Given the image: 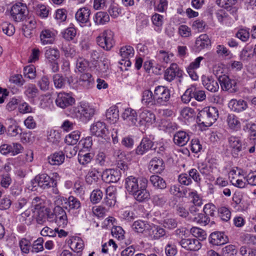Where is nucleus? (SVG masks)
I'll use <instances>...</instances> for the list:
<instances>
[{"label": "nucleus", "mask_w": 256, "mask_h": 256, "mask_svg": "<svg viewBox=\"0 0 256 256\" xmlns=\"http://www.w3.org/2000/svg\"><path fill=\"white\" fill-rule=\"evenodd\" d=\"M90 132L93 136L100 137L105 140L110 139L108 130L106 124L104 122L98 121L94 122L91 126ZM118 130L117 128H113L112 131L110 136L112 138L114 144L118 142Z\"/></svg>", "instance_id": "f257e3e1"}, {"label": "nucleus", "mask_w": 256, "mask_h": 256, "mask_svg": "<svg viewBox=\"0 0 256 256\" xmlns=\"http://www.w3.org/2000/svg\"><path fill=\"white\" fill-rule=\"evenodd\" d=\"M218 117V109L213 106L204 108L200 110L197 116V120L200 124L204 126H211Z\"/></svg>", "instance_id": "f03ea898"}, {"label": "nucleus", "mask_w": 256, "mask_h": 256, "mask_svg": "<svg viewBox=\"0 0 256 256\" xmlns=\"http://www.w3.org/2000/svg\"><path fill=\"white\" fill-rule=\"evenodd\" d=\"M53 175L54 178H50L46 174H39L32 180L31 184L33 187H36L38 185L43 190H48L50 188L56 187L57 182L55 178L59 177V176L58 173H54Z\"/></svg>", "instance_id": "7ed1b4c3"}, {"label": "nucleus", "mask_w": 256, "mask_h": 256, "mask_svg": "<svg viewBox=\"0 0 256 256\" xmlns=\"http://www.w3.org/2000/svg\"><path fill=\"white\" fill-rule=\"evenodd\" d=\"M96 42L104 50H110L114 44L113 32L110 30H104L96 38Z\"/></svg>", "instance_id": "20e7f679"}, {"label": "nucleus", "mask_w": 256, "mask_h": 256, "mask_svg": "<svg viewBox=\"0 0 256 256\" xmlns=\"http://www.w3.org/2000/svg\"><path fill=\"white\" fill-rule=\"evenodd\" d=\"M73 114L83 122H88L94 116V110L86 104H80L73 108Z\"/></svg>", "instance_id": "39448f33"}, {"label": "nucleus", "mask_w": 256, "mask_h": 256, "mask_svg": "<svg viewBox=\"0 0 256 256\" xmlns=\"http://www.w3.org/2000/svg\"><path fill=\"white\" fill-rule=\"evenodd\" d=\"M28 14V10L26 4L17 2L11 8V17L16 22L23 21L26 18Z\"/></svg>", "instance_id": "423d86ee"}, {"label": "nucleus", "mask_w": 256, "mask_h": 256, "mask_svg": "<svg viewBox=\"0 0 256 256\" xmlns=\"http://www.w3.org/2000/svg\"><path fill=\"white\" fill-rule=\"evenodd\" d=\"M228 144L232 150V154L234 157L238 156L240 152L246 149L247 144L238 136H230L228 138Z\"/></svg>", "instance_id": "0eeeda50"}, {"label": "nucleus", "mask_w": 256, "mask_h": 256, "mask_svg": "<svg viewBox=\"0 0 256 256\" xmlns=\"http://www.w3.org/2000/svg\"><path fill=\"white\" fill-rule=\"evenodd\" d=\"M156 106H165L170 98V90L164 86H158L154 90Z\"/></svg>", "instance_id": "6e6552de"}, {"label": "nucleus", "mask_w": 256, "mask_h": 256, "mask_svg": "<svg viewBox=\"0 0 256 256\" xmlns=\"http://www.w3.org/2000/svg\"><path fill=\"white\" fill-rule=\"evenodd\" d=\"M142 182L144 184L148 182V180L144 177L138 178L132 176H129L125 180V188L128 192L132 194L140 189Z\"/></svg>", "instance_id": "1a4fd4ad"}, {"label": "nucleus", "mask_w": 256, "mask_h": 256, "mask_svg": "<svg viewBox=\"0 0 256 256\" xmlns=\"http://www.w3.org/2000/svg\"><path fill=\"white\" fill-rule=\"evenodd\" d=\"M138 114V127L152 124L155 122L156 118L154 114L148 110H140Z\"/></svg>", "instance_id": "9d476101"}, {"label": "nucleus", "mask_w": 256, "mask_h": 256, "mask_svg": "<svg viewBox=\"0 0 256 256\" xmlns=\"http://www.w3.org/2000/svg\"><path fill=\"white\" fill-rule=\"evenodd\" d=\"M218 82L223 90L229 91L230 92H236V82L234 80L230 79L226 74L219 76Z\"/></svg>", "instance_id": "9b49d317"}, {"label": "nucleus", "mask_w": 256, "mask_h": 256, "mask_svg": "<svg viewBox=\"0 0 256 256\" xmlns=\"http://www.w3.org/2000/svg\"><path fill=\"white\" fill-rule=\"evenodd\" d=\"M183 72L180 70L178 65L176 63H172L170 64L165 71L164 74V79L168 82L172 81L174 78L177 76L181 78L182 76Z\"/></svg>", "instance_id": "f8f14e48"}, {"label": "nucleus", "mask_w": 256, "mask_h": 256, "mask_svg": "<svg viewBox=\"0 0 256 256\" xmlns=\"http://www.w3.org/2000/svg\"><path fill=\"white\" fill-rule=\"evenodd\" d=\"M74 102V98L69 94L66 92H60L58 94L56 100V104L57 106L62 108H64L70 106H72Z\"/></svg>", "instance_id": "ddd939ff"}, {"label": "nucleus", "mask_w": 256, "mask_h": 256, "mask_svg": "<svg viewBox=\"0 0 256 256\" xmlns=\"http://www.w3.org/2000/svg\"><path fill=\"white\" fill-rule=\"evenodd\" d=\"M44 54L46 59L53 64V72H57L58 70V66L56 61L60 56L58 50L57 48H49L46 50Z\"/></svg>", "instance_id": "4468645a"}, {"label": "nucleus", "mask_w": 256, "mask_h": 256, "mask_svg": "<svg viewBox=\"0 0 256 256\" xmlns=\"http://www.w3.org/2000/svg\"><path fill=\"white\" fill-rule=\"evenodd\" d=\"M122 117L129 126H137L138 116L136 110L128 108L122 112Z\"/></svg>", "instance_id": "2eb2a0df"}, {"label": "nucleus", "mask_w": 256, "mask_h": 256, "mask_svg": "<svg viewBox=\"0 0 256 256\" xmlns=\"http://www.w3.org/2000/svg\"><path fill=\"white\" fill-rule=\"evenodd\" d=\"M179 244L184 249L191 251H197L202 246L200 240L196 238H182Z\"/></svg>", "instance_id": "dca6fc26"}, {"label": "nucleus", "mask_w": 256, "mask_h": 256, "mask_svg": "<svg viewBox=\"0 0 256 256\" xmlns=\"http://www.w3.org/2000/svg\"><path fill=\"white\" fill-rule=\"evenodd\" d=\"M54 220L59 226L64 228L68 224V217L65 210L60 206H56L54 210Z\"/></svg>", "instance_id": "f3484780"}, {"label": "nucleus", "mask_w": 256, "mask_h": 256, "mask_svg": "<svg viewBox=\"0 0 256 256\" xmlns=\"http://www.w3.org/2000/svg\"><path fill=\"white\" fill-rule=\"evenodd\" d=\"M105 192L106 196L104 200V204L108 207L114 206L116 202V188L114 186H110L106 189Z\"/></svg>", "instance_id": "a211bd4d"}, {"label": "nucleus", "mask_w": 256, "mask_h": 256, "mask_svg": "<svg viewBox=\"0 0 256 256\" xmlns=\"http://www.w3.org/2000/svg\"><path fill=\"white\" fill-rule=\"evenodd\" d=\"M66 204H67L66 208H68L69 212L75 216H77L81 208V202L78 198L70 196Z\"/></svg>", "instance_id": "6ab92c4d"}, {"label": "nucleus", "mask_w": 256, "mask_h": 256, "mask_svg": "<svg viewBox=\"0 0 256 256\" xmlns=\"http://www.w3.org/2000/svg\"><path fill=\"white\" fill-rule=\"evenodd\" d=\"M148 182L144 183L142 182L140 184V188L135 192L132 195L134 198L139 202H143L148 200L150 198V194L146 190Z\"/></svg>", "instance_id": "aec40b11"}, {"label": "nucleus", "mask_w": 256, "mask_h": 256, "mask_svg": "<svg viewBox=\"0 0 256 256\" xmlns=\"http://www.w3.org/2000/svg\"><path fill=\"white\" fill-rule=\"evenodd\" d=\"M228 240V236L222 232H214L212 233L209 238L210 242L215 246L222 245Z\"/></svg>", "instance_id": "412c9836"}, {"label": "nucleus", "mask_w": 256, "mask_h": 256, "mask_svg": "<svg viewBox=\"0 0 256 256\" xmlns=\"http://www.w3.org/2000/svg\"><path fill=\"white\" fill-rule=\"evenodd\" d=\"M148 168L153 173L160 174L165 168L163 160L156 157L153 158L149 162Z\"/></svg>", "instance_id": "4be33fe9"}, {"label": "nucleus", "mask_w": 256, "mask_h": 256, "mask_svg": "<svg viewBox=\"0 0 256 256\" xmlns=\"http://www.w3.org/2000/svg\"><path fill=\"white\" fill-rule=\"evenodd\" d=\"M102 176L106 182H116L121 177V172L118 170L110 169L104 172Z\"/></svg>", "instance_id": "5701e85b"}, {"label": "nucleus", "mask_w": 256, "mask_h": 256, "mask_svg": "<svg viewBox=\"0 0 256 256\" xmlns=\"http://www.w3.org/2000/svg\"><path fill=\"white\" fill-rule=\"evenodd\" d=\"M154 142L147 138H143L136 149V153L138 155H143L149 150H152Z\"/></svg>", "instance_id": "b1692460"}, {"label": "nucleus", "mask_w": 256, "mask_h": 256, "mask_svg": "<svg viewBox=\"0 0 256 256\" xmlns=\"http://www.w3.org/2000/svg\"><path fill=\"white\" fill-rule=\"evenodd\" d=\"M202 84L206 90L214 92L218 90V82L212 76H202Z\"/></svg>", "instance_id": "393cba45"}, {"label": "nucleus", "mask_w": 256, "mask_h": 256, "mask_svg": "<svg viewBox=\"0 0 256 256\" xmlns=\"http://www.w3.org/2000/svg\"><path fill=\"white\" fill-rule=\"evenodd\" d=\"M56 38V34L54 31L44 29L42 30L40 34V38L43 45L52 44Z\"/></svg>", "instance_id": "a878e982"}, {"label": "nucleus", "mask_w": 256, "mask_h": 256, "mask_svg": "<svg viewBox=\"0 0 256 256\" xmlns=\"http://www.w3.org/2000/svg\"><path fill=\"white\" fill-rule=\"evenodd\" d=\"M90 10L87 8H79L75 14L76 21L80 24H86L89 22Z\"/></svg>", "instance_id": "bb28decb"}, {"label": "nucleus", "mask_w": 256, "mask_h": 256, "mask_svg": "<svg viewBox=\"0 0 256 256\" xmlns=\"http://www.w3.org/2000/svg\"><path fill=\"white\" fill-rule=\"evenodd\" d=\"M78 82L86 88H90L93 86L94 80L90 73L84 72L80 74Z\"/></svg>", "instance_id": "cd10ccee"}, {"label": "nucleus", "mask_w": 256, "mask_h": 256, "mask_svg": "<svg viewBox=\"0 0 256 256\" xmlns=\"http://www.w3.org/2000/svg\"><path fill=\"white\" fill-rule=\"evenodd\" d=\"M190 140V136L184 131H178L174 136L173 140L174 143L180 146H184Z\"/></svg>", "instance_id": "c85d7f7f"}, {"label": "nucleus", "mask_w": 256, "mask_h": 256, "mask_svg": "<svg viewBox=\"0 0 256 256\" xmlns=\"http://www.w3.org/2000/svg\"><path fill=\"white\" fill-rule=\"evenodd\" d=\"M228 107L234 112H240L247 108L248 104L242 100L232 99L228 103Z\"/></svg>", "instance_id": "c756f323"}, {"label": "nucleus", "mask_w": 256, "mask_h": 256, "mask_svg": "<svg viewBox=\"0 0 256 256\" xmlns=\"http://www.w3.org/2000/svg\"><path fill=\"white\" fill-rule=\"evenodd\" d=\"M142 102L148 106H156L154 93L150 90H146L142 94Z\"/></svg>", "instance_id": "7c9ffc66"}, {"label": "nucleus", "mask_w": 256, "mask_h": 256, "mask_svg": "<svg viewBox=\"0 0 256 256\" xmlns=\"http://www.w3.org/2000/svg\"><path fill=\"white\" fill-rule=\"evenodd\" d=\"M48 162L52 166H60L64 160V154L62 152H55L48 158Z\"/></svg>", "instance_id": "2f4dec72"}, {"label": "nucleus", "mask_w": 256, "mask_h": 256, "mask_svg": "<svg viewBox=\"0 0 256 256\" xmlns=\"http://www.w3.org/2000/svg\"><path fill=\"white\" fill-rule=\"evenodd\" d=\"M210 43L208 36L206 34H202L196 38L194 46L200 51L210 46Z\"/></svg>", "instance_id": "473e14b6"}, {"label": "nucleus", "mask_w": 256, "mask_h": 256, "mask_svg": "<svg viewBox=\"0 0 256 256\" xmlns=\"http://www.w3.org/2000/svg\"><path fill=\"white\" fill-rule=\"evenodd\" d=\"M24 94L30 100H33L36 98L38 94L39 90L36 86L34 84H28L24 86Z\"/></svg>", "instance_id": "72a5a7b5"}, {"label": "nucleus", "mask_w": 256, "mask_h": 256, "mask_svg": "<svg viewBox=\"0 0 256 256\" xmlns=\"http://www.w3.org/2000/svg\"><path fill=\"white\" fill-rule=\"evenodd\" d=\"M106 116L109 122H116L119 118V110L118 107L114 106L110 108L106 112Z\"/></svg>", "instance_id": "f704fd0d"}, {"label": "nucleus", "mask_w": 256, "mask_h": 256, "mask_svg": "<svg viewBox=\"0 0 256 256\" xmlns=\"http://www.w3.org/2000/svg\"><path fill=\"white\" fill-rule=\"evenodd\" d=\"M110 64V61L106 58H104L102 60L98 62V64L95 66L96 72L98 74L102 76L107 74L109 70Z\"/></svg>", "instance_id": "c9c22d12"}, {"label": "nucleus", "mask_w": 256, "mask_h": 256, "mask_svg": "<svg viewBox=\"0 0 256 256\" xmlns=\"http://www.w3.org/2000/svg\"><path fill=\"white\" fill-rule=\"evenodd\" d=\"M148 230L150 236L154 240H158L166 234L165 230L158 226L154 225Z\"/></svg>", "instance_id": "e433bc0d"}, {"label": "nucleus", "mask_w": 256, "mask_h": 256, "mask_svg": "<svg viewBox=\"0 0 256 256\" xmlns=\"http://www.w3.org/2000/svg\"><path fill=\"white\" fill-rule=\"evenodd\" d=\"M226 122L230 129L237 131L240 128V122L238 118L234 114H229L228 116Z\"/></svg>", "instance_id": "4c0bfd02"}, {"label": "nucleus", "mask_w": 256, "mask_h": 256, "mask_svg": "<svg viewBox=\"0 0 256 256\" xmlns=\"http://www.w3.org/2000/svg\"><path fill=\"white\" fill-rule=\"evenodd\" d=\"M150 181L152 186L157 188L164 189L166 187L165 180L158 176H152L150 177Z\"/></svg>", "instance_id": "58836bf2"}, {"label": "nucleus", "mask_w": 256, "mask_h": 256, "mask_svg": "<svg viewBox=\"0 0 256 256\" xmlns=\"http://www.w3.org/2000/svg\"><path fill=\"white\" fill-rule=\"evenodd\" d=\"M152 22L154 25V30L160 32L162 30V26L164 23V16L160 14H155L152 16Z\"/></svg>", "instance_id": "ea45409f"}, {"label": "nucleus", "mask_w": 256, "mask_h": 256, "mask_svg": "<svg viewBox=\"0 0 256 256\" xmlns=\"http://www.w3.org/2000/svg\"><path fill=\"white\" fill-rule=\"evenodd\" d=\"M188 196L193 198V202L195 205L191 206L190 208V213L193 214L198 210L196 206H200L202 204V200L200 198L196 191L189 192Z\"/></svg>", "instance_id": "a19ab883"}, {"label": "nucleus", "mask_w": 256, "mask_h": 256, "mask_svg": "<svg viewBox=\"0 0 256 256\" xmlns=\"http://www.w3.org/2000/svg\"><path fill=\"white\" fill-rule=\"evenodd\" d=\"M132 227L136 232L142 233L146 230H149L150 226L146 222L138 220L133 223Z\"/></svg>", "instance_id": "79ce46f5"}, {"label": "nucleus", "mask_w": 256, "mask_h": 256, "mask_svg": "<svg viewBox=\"0 0 256 256\" xmlns=\"http://www.w3.org/2000/svg\"><path fill=\"white\" fill-rule=\"evenodd\" d=\"M80 132L75 130L66 136L65 142L68 145L76 144L80 138Z\"/></svg>", "instance_id": "37998d69"}, {"label": "nucleus", "mask_w": 256, "mask_h": 256, "mask_svg": "<svg viewBox=\"0 0 256 256\" xmlns=\"http://www.w3.org/2000/svg\"><path fill=\"white\" fill-rule=\"evenodd\" d=\"M62 34L66 40H72L76 34V30L74 26L68 27L62 32Z\"/></svg>", "instance_id": "c03bdc74"}, {"label": "nucleus", "mask_w": 256, "mask_h": 256, "mask_svg": "<svg viewBox=\"0 0 256 256\" xmlns=\"http://www.w3.org/2000/svg\"><path fill=\"white\" fill-rule=\"evenodd\" d=\"M120 54L122 59H128L133 57L134 55V50L130 46H126L122 47L120 50Z\"/></svg>", "instance_id": "a18cd8bd"}, {"label": "nucleus", "mask_w": 256, "mask_h": 256, "mask_svg": "<svg viewBox=\"0 0 256 256\" xmlns=\"http://www.w3.org/2000/svg\"><path fill=\"white\" fill-rule=\"evenodd\" d=\"M94 20L96 24H104L110 20V16L106 12H99L96 14Z\"/></svg>", "instance_id": "49530a36"}, {"label": "nucleus", "mask_w": 256, "mask_h": 256, "mask_svg": "<svg viewBox=\"0 0 256 256\" xmlns=\"http://www.w3.org/2000/svg\"><path fill=\"white\" fill-rule=\"evenodd\" d=\"M52 79L54 86L56 88H64L66 84V78L61 74H57L53 76Z\"/></svg>", "instance_id": "de8ad7c7"}, {"label": "nucleus", "mask_w": 256, "mask_h": 256, "mask_svg": "<svg viewBox=\"0 0 256 256\" xmlns=\"http://www.w3.org/2000/svg\"><path fill=\"white\" fill-rule=\"evenodd\" d=\"M153 204L157 206H162L167 202V198L162 194H154L152 197Z\"/></svg>", "instance_id": "09e8293b"}, {"label": "nucleus", "mask_w": 256, "mask_h": 256, "mask_svg": "<svg viewBox=\"0 0 256 256\" xmlns=\"http://www.w3.org/2000/svg\"><path fill=\"white\" fill-rule=\"evenodd\" d=\"M219 216L225 222H228L230 218L231 212L228 208L226 206H220L218 210Z\"/></svg>", "instance_id": "8fccbe9b"}, {"label": "nucleus", "mask_w": 256, "mask_h": 256, "mask_svg": "<svg viewBox=\"0 0 256 256\" xmlns=\"http://www.w3.org/2000/svg\"><path fill=\"white\" fill-rule=\"evenodd\" d=\"M250 29L242 28L239 29L236 34V36L243 42L248 40L250 38Z\"/></svg>", "instance_id": "3c124183"}, {"label": "nucleus", "mask_w": 256, "mask_h": 256, "mask_svg": "<svg viewBox=\"0 0 256 256\" xmlns=\"http://www.w3.org/2000/svg\"><path fill=\"white\" fill-rule=\"evenodd\" d=\"M44 239L42 238H38L34 240L32 246L31 252L33 253H38L44 250L43 246Z\"/></svg>", "instance_id": "603ef678"}, {"label": "nucleus", "mask_w": 256, "mask_h": 256, "mask_svg": "<svg viewBox=\"0 0 256 256\" xmlns=\"http://www.w3.org/2000/svg\"><path fill=\"white\" fill-rule=\"evenodd\" d=\"M236 2V0H224L223 8L230 12L231 14H234L237 12V8L234 6Z\"/></svg>", "instance_id": "864d4df0"}, {"label": "nucleus", "mask_w": 256, "mask_h": 256, "mask_svg": "<svg viewBox=\"0 0 256 256\" xmlns=\"http://www.w3.org/2000/svg\"><path fill=\"white\" fill-rule=\"evenodd\" d=\"M103 197V192L100 189L94 190L91 193L90 198L93 204H97L100 202Z\"/></svg>", "instance_id": "5fc2aeb1"}, {"label": "nucleus", "mask_w": 256, "mask_h": 256, "mask_svg": "<svg viewBox=\"0 0 256 256\" xmlns=\"http://www.w3.org/2000/svg\"><path fill=\"white\" fill-rule=\"evenodd\" d=\"M216 52L219 56L222 57H232L231 52L224 45H218L216 48Z\"/></svg>", "instance_id": "6e6d98bb"}, {"label": "nucleus", "mask_w": 256, "mask_h": 256, "mask_svg": "<svg viewBox=\"0 0 256 256\" xmlns=\"http://www.w3.org/2000/svg\"><path fill=\"white\" fill-rule=\"evenodd\" d=\"M48 216V211L46 208H42L38 210L36 216V222L38 224H43L46 220Z\"/></svg>", "instance_id": "4d7b16f0"}, {"label": "nucleus", "mask_w": 256, "mask_h": 256, "mask_svg": "<svg viewBox=\"0 0 256 256\" xmlns=\"http://www.w3.org/2000/svg\"><path fill=\"white\" fill-rule=\"evenodd\" d=\"M24 74L25 77L30 79L34 78L36 76V70L34 66L30 65L24 67Z\"/></svg>", "instance_id": "13d9d810"}, {"label": "nucleus", "mask_w": 256, "mask_h": 256, "mask_svg": "<svg viewBox=\"0 0 256 256\" xmlns=\"http://www.w3.org/2000/svg\"><path fill=\"white\" fill-rule=\"evenodd\" d=\"M238 250L234 245H228L222 249L224 256H234L237 254Z\"/></svg>", "instance_id": "bf43d9fd"}, {"label": "nucleus", "mask_w": 256, "mask_h": 256, "mask_svg": "<svg viewBox=\"0 0 256 256\" xmlns=\"http://www.w3.org/2000/svg\"><path fill=\"white\" fill-rule=\"evenodd\" d=\"M48 140L50 142L58 144L60 140V134L57 130H51L48 136Z\"/></svg>", "instance_id": "052dcab7"}, {"label": "nucleus", "mask_w": 256, "mask_h": 256, "mask_svg": "<svg viewBox=\"0 0 256 256\" xmlns=\"http://www.w3.org/2000/svg\"><path fill=\"white\" fill-rule=\"evenodd\" d=\"M96 164L100 166H106L108 163L106 154L103 152H99L96 156Z\"/></svg>", "instance_id": "680f3d73"}, {"label": "nucleus", "mask_w": 256, "mask_h": 256, "mask_svg": "<svg viewBox=\"0 0 256 256\" xmlns=\"http://www.w3.org/2000/svg\"><path fill=\"white\" fill-rule=\"evenodd\" d=\"M194 220L204 226L208 224L210 221V218L204 212L203 213L198 214L196 216L194 217Z\"/></svg>", "instance_id": "e2e57ef3"}, {"label": "nucleus", "mask_w": 256, "mask_h": 256, "mask_svg": "<svg viewBox=\"0 0 256 256\" xmlns=\"http://www.w3.org/2000/svg\"><path fill=\"white\" fill-rule=\"evenodd\" d=\"M194 87L188 88L181 96L182 101L184 104H188L194 98Z\"/></svg>", "instance_id": "0e129e2a"}, {"label": "nucleus", "mask_w": 256, "mask_h": 256, "mask_svg": "<svg viewBox=\"0 0 256 256\" xmlns=\"http://www.w3.org/2000/svg\"><path fill=\"white\" fill-rule=\"evenodd\" d=\"M19 246L22 252L28 254L30 249V242L28 240L23 238L19 242Z\"/></svg>", "instance_id": "69168bd1"}, {"label": "nucleus", "mask_w": 256, "mask_h": 256, "mask_svg": "<svg viewBox=\"0 0 256 256\" xmlns=\"http://www.w3.org/2000/svg\"><path fill=\"white\" fill-rule=\"evenodd\" d=\"M180 114L184 118L188 120L194 117L195 112L194 109L189 107H186L184 108L181 111Z\"/></svg>", "instance_id": "338daca9"}, {"label": "nucleus", "mask_w": 256, "mask_h": 256, "mask_svg": "<svg viewBox=\"0 0 256 256\" xmlns=\"http://www.w3.org/2000/svg\"><path fill=\"white\" fill-rule=\"evenodd\" d=\"M94 156L93 154L86 153V154H79L78 156V162L82 165H86L90 162Z\"/></svg>", "instance_id": "774afa93"}]
</instances>
